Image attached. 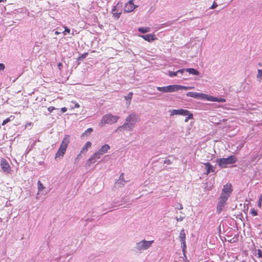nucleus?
<instances>
[{"label":"nucleus","mask_w":262,"mask_h":262,"mask_svg":"<svg viewBox=\"0 0 262 262\" xmlns=\"http://www.w3.org/2000/svg\"><path fill=\"white\" fill-rule=\"evenodd\" d=\"M55 109V108L54 106H50L48 108V111L50 113L52 112Z\"/></svg>","instance_id":"39"},{"label":"nucleus","mask_w":262,"mask_h":262,"mask_svg":"<svg viewBox=\"0 0 262 262\" xmlns=\"http://www.w3.org/2000/svg\"><path fill=\"white\" fill-rule=\"evenodd\" d=\"M228 239H226V241H228L229 243H233L235 242L238 240V236L237 235H235L232 238H231V236L229 235H227Z\"/></svg>","instance_id":"24"},{"label":"nucleus","mask_w":262,"mask_h":262,"mask_svg":"<svg viewBox=\"0 0 262 262\" xmlns=\"http://www.w3.org/2000/svg\"><path fill=\"white\" fill-rule=\"evenodd\" d=\"M257 254L258 255V257H262V251L260 249L257 250Z\"/></svg>","instance_id":"38"},{"label":"nucleus","mask_w":262,"mask_h":262,"mask_svg":"<svg viewBox=\"0 0 262 262\" xmlns=\"http://www.w3.org/2000/svg\"><path fill=\"white\" fill-rule=\"evenodd\" d=\"M261 203H262V202H258V206L259 207V208H261Z\"/></svg>","instance_id":"50"},{"label":"nucleus","mask_w":262,"mask_h":262,"mask_svg":"<svg viewBox=\"0 0 262 262\" xmlns=\"http://www.w3.org/2000/svg\"><path fill=\"white\" fill-rule=\"evenodd\" d=\"M74 103H75V106H74L75 108H79L80 107L79 104L77 102H75Z\"/></svg>","instance_id":"48"},{"label":"nucleus","mask_w":262,"mask_h":262,"mask_svg":"<svg viewBox=\"0 0 262 262\" xmlns=\"http://www.w3.org/2000/svg\"><path fill=\"white\" fill-rule=\"evenodd\" d=\"M71 255V253H67V254H66V256H69V255Z\"/></svg>","instance_id":"54"},{"label":"nucleus","mask_w":262,"mask_h":262,"mask_svg":"<svg viewBox=\"0 0 262 262\" xmlns=\"http://www.w3.org/2000/svg\"><path fill=\"white\" fill-rule=\"evenodd\" d=\"M217 4L215 2H213V3L212 4V5L211 7V9H215V8L217 7Z\"/></svg>","instance_id":"40"},{"label":"nucleus","mask_w":262,"mask_h":262,"mask_svg":"<svg viewBox=\"0 0 262 262\" xmlns=\"http://www.w3.org/2000/svg\"><path fill=\"white\" fill-rule=\"evenodd\" d=\"M138 30L142 33H145L149 32L150 29L149 27H140L138 28Z\"/></svg>","instance_id":"27"},{"label":"nucleus","mask_w":262,"mask_h":262,"mask_svg":"<svg viewBox=\"0 0 262 262\" xmlns=\"http://www.w3.org/2000/svg\"><path fill=\"white\" fill-rule=\"evenodd\" d=\"M137 6H135L133 3V0H129L125 5L124 12L125 13H129L133 12Z\"/></svg>","instance_id":"13"},{"label":"nucleus","mask_w":262,"mask_h":262,"mask_svg":"<svg viewBox=\"0 0 262 262\" xmlns=\"http://www.w3.org/2000/svg\"><path fill=\"white\" fill-rule=\"evenodd\" d=\"M176 88L177 89V91L180 90H191L194 89L193 86H183V85H176Z\"/></svg>","instance_id":"18"},{"label":"nucleus","mask_w":262,"mask_h":262,"mask_svg":"<svg viewBox=\"0 0 262 262\" xmlns=\"http://www.w3.org/2000/svg\"><path fill=\"white\" fill-rule=\"evenodd\" d=\"M67 111V108L66 107H63L62 108H61V112L63 113L64 112H66V111Z\"/></svg>","instance_id":"43"},{"label":"nucleus","mask_w":262,"mask_h":262,"mask_svg":"<svg viewBox=\"0 0 262 262\" xmlns=\"http://www.w3.org/2000/svg\"><path fill=\"white\" fill-rule=\"evenodd\" d=\"M187 117L185 118V122H187L188 120L189 119H193V114L191 113L190 112H189V114H187Z\"/></svg>","instance_id":"30"},{"label":"nucleus","mask_w":262,"mask_h":262,"mask_svg":"<svg viewBox=\"0 0 262 262\" xmlns=\"http://www.w3.org/2000/svg\"><path fill=\"white\" fill-rule=\"evenodd\" d=\"M119 117L111 114H106L102 117L101 122L105 124H113L117 122Z\"/></svg>","instance_id":"5"},{"label":"nucleus","mask_w":262,"mask_h":262,"mask_svg":"<svg viewBox=\"0 0 262 262\" xmlns=\"http://www.w3.org/2000/svg\"><path fill=\"white\" fill-rule=\"evenodd\" d=\"M4 0H0V3L4 2Z\"/></svg>","instance_id":"55"},{"label":"nucleus","mask_w":262,"mask_h":262,"mask_svg":"<svg viewBox=\"0 0 262 262\" xmlns=\"http://www.w3.org/2000/svg\"><path fill=\"white\" fill-rule=\"evenodd\" d=\"M212 96L203 93H199V99H205L210 101Z\"/></svg>","instance_id":"17"},{"label":"nucleus","mask_w":262,"mask_h":262,"mask_svg":"<svg viewBox=\"0 0 262 262\" xmlns=\"http://www.w3.org/2000/svg\"><path fill=\"white\" fill-rule=\"evenodd\" d=\"M103 154L99 150L96 152L90 158H89L86 162V166H90L92 164H94L97 159L100 158L101 156Z\"/></svg>","instance_id":"9"},{"label":"nucleus","mask_w":262,"mask_h":262,"mask_svg":"<svg viewBox=\"0 0 262 262\" xmlns=\"http://www.w3.org/2000/svg\"><path fill=\"white\" fill-rule=\"evenodd\" d=\"M70 136L68 135L64 136L63 139L62 140L60 144L58 150H57V152L55 154V159L63 157L67 150L68 146L70 143Z\"/></svg>","instance_id":"1"},{"label":"nucleus","mask_w":262,"mask_h":262,"mask_svg":"<svg viewBox=\"0 0 262 262\" xmlns=\"http://www.w3.org/2000/svg\"><path fill=\"white\" fill-rule=\"evenodd\" d=\"M0 166L1 167V169L2 171L7 174H9L11 172V168L9 164V163L7 162V161L4 159L2 158L0 161Z\"/></svg>","instance_id":"6"},{"label":"nucleus","mask_w":262,"mask_h":262,"mask_svg":"<svg viewBox=\"0 0 262 262\" xmlns=\"http://www.w3.org/2000/svg\"><path fill=\"white\" fill-rule=\"evenodd\" d=\"M227 230H224L223 233H225Z\"/></svg>","instance_id":"56"},{"label":"nucleus","mask_w":262,"mask_h":262,"mask_svg":"<svg viewBox=\"0 0 262 262\" xmlns=\"http://www.w3.org/2000/svg\"><path fill=\"white\" fill-rule=\"evenodd\" d=\"M62 67V63L59 62V63L58 64V69H59V70L60 71H61Z\"/></svg>","instance_id":"46"},{"label":"nucleus","mask_w":262,"mask_h":262,"mask_svg":"<svg viewBox=\"0 0 262 262\" xmlns=\"http://www.w3.org/2000/svg\"><path fill=\"white\" fill-rule=\"evenodd\" d=\"M186 95L188 97H192L194 98L198 99L199 96V93H196V92H189L186 94Z\"/></svg>","instance_id":"23"},{"label":"nucleus","mask_w":262,"mask_h":262,"mask_svg":"<svg viewBox=\"0 0 262 262\" xmlns=\"http://www.w3.org/2000/svg\"><path fill=\"white\" fill-rule=\"evenodd\" d=\"M133 95V92H129L127 94V95L125 96V99L127 101V103L128 105H129L131 103Z\"/></svg>","instance_id":"22"},{"label":"nucleus","mask_w":262,"mask_h":262,"mask_svg":"<svg viewBox=\"0 0 262 262\" xmlns=\"http://www.w3.org/2000/svg\"><path fill=\"white\" fill-rule=\"evenodd\" d=\"M228 199V198H227V196H220L219 201L216 207V210L218 213H220L222 211L223 208L225 206Z\"/></svg>","instance_id":"11"},{"label":"nucleus","mask_w":262,"mask_h":262,"mask_svg":"<svg viewBox=\"0 0 262 262\" xmlns=\"http://www.w3.org/2000/svg\"><path fill=\"white\" fill-rule=\"evenodd\" d=\"M137 119V115L135 114H130L126 119L124 124L121 126V128H125L128 130H131L135 124V120Z\"/></svg>","instance_id":"2"},{"label":"nucleus","mask_w":262,"mask_h":262,"mask_svg":"<svg viewBox=\"0 0 262 262\" xmlns=\"http://www.w3.org/2000/svg\"><path fill=\"white\" fill-rule=\"evenodd\" d=\"M141 37L143 38L144 40L148 41L151 42L152 41L156 40L157 39V38L156 36V35L152 34H148L146 35H140Z\"/></svg>","instance_id":"14"},{"label":"nucleus","mask_w":262,"mask_h":262,"mask_svg":"<svg viewBox=\"0 0 262 262\" xmlns=\"http://www.w3.org/2000/svg\"><path fill=\"white\" fill-rule=\"evenodd\" d=\"M119 180L121 181V182H123V183H125V181L124 180V174L123 173H122L120 175V177H119Z\"/></svg>","instance_id":"34"},{"label":"nucleus","mask_w":262,"mask_h":262,"mask_svg":"<svg viewBox=\"0 0 262 262\" xmlns=\"http://www.w3.org/2000/svg\"><path fill=\"white\" fill-rule=\"evenodd\" d=\"M5 67L4 63H0V71H3L5 69Z\"/></svg>","instance_id":"41"},{"label":"nucleus","mask_w":262,"mask_h":262,"mask_svg":"<svg viewBox=\"0 0 262 262\" xmlns=\"http://www.w3.org/2000/svg\"><path fill=\"white\" fill-rule=\"evenodd\" d=\"M177 72H172V71H169L168 72V75L170 77H173L177 75Z\"/></svg>","instance_id":"32"},{"label":"nucleus","mask_w":262,"mask_h":262,"mask_svg":"<svg viewBox=\"0 0 262 262\" xmlns=\"http://www.w3.org/2000/svg\"><path fill=\"white\" fill-rule=\"evenodd\" d=\"M185 70H184V69H180V70H178V71H177V73H180L181 74H182L184 73V71Z\"/></svg>","instance_id":"44"},{"label":"nucleus","mask_w":262,"mask_h":262,"mask_svg":"<svg viewBox=\"0 0 262 262\" xmlns=\"http://www.w3.org/2000/svg\"><path fill=\"white\" fill-rule=\"evenodd\" d=\"M112 13L113 17L118 19L120 17V15L122 14V11H120L118 12L117 9V6H114L112 9Z\"/></svg>","instance_id":"16"},{"label":"nucleus","mask_w":262,"mask_h":262,"mask_svg":"<svg viewBox=\"0 0 262 262\" xmlns=\"http://www.w3.org/2000/svg\"><path fill=\"white\" fill-rule=\"evenodd\" d=\"M204 165H205L206 169V174L207 175L209 174L210 172H213L214 171V168L209 162L204 163Z\"/></svg>","instance_id":"15"},{"label":"nucleus","mask_w":262,"mask_h":262,"mask_svg":"<svg viewBox=\"0 0 262 262\" xmlns=\"http://www.w3.org/2000/svg\"><path fill=\"white\" fill-rule=\"evenodd\" d=\"M183 208V207L181 205H180V209H182Z\"/></svg>","instance_id":"53"},{"label":"nucleus","mask_w":262,"mask_h":262,"mask_svg":"<svg viewBox=\"0 0 262 262\" xmlns=\"http://www.w3.org/2000/svg\"><path fill=\"white\" fill-rule=\"evenodd\" d=\"M88 55V53H84V54H81L79 56V59H83V58H85Z\"/></svg>","instance_id":"37"},{"label":"nucleus","mask_w":262,"mask_h":262,"mask_svg":"<svg viewBox=\"0 0 262 262\" xmlns=\"http://www.w3.org/2000/svg\"><path fill=\"white\" fill-rule=\"evenodd\" d=\"M93 129L92 128H89L82 134L81 136H88L93 132Z\"/></svg>","instance_id":"29"},{"label":"nucleus","mask_w":262,"mask_h":262,"mask_svg":"<svg viewBox=\"0 0 262 262\" xmlns=\"http://www.w3.org/2000/svg\"><path fill=\"white\" fill-rule=\"evenodd\" d=\"M178 110H172L171 111V115L173 116L174 115H178Z\"/></svg>","instance_id":"36"},{"label":"nucleus","mask_w":262,"mask_h":262,"mask_svg":"<svg viewBox=\"0 0 262 262\" xmlns=\"http://www.w3.org/2000/svg\"><path fill=\"white\" fill-rule=\"evenodd\" d=\"M257 77L260 79H262V70H258V74Z\"/></svg>","instance_id":"33"},{"label":"nucleus","mask_w":262,"mask_h":262,"mask_svg":"<svg viewBox=\"0 0 262 262\" xmlns=\"http://www.w3.org/2000/svg\"><path fill=\"white\" fill-rule=\"evenodd\" d=\"M122 3L120 1L118 2L117 4V6H118L119 5H122Z\"/></svg>","instance_id":"51"},{"label":"nucleus","mask_w":262,"mask_h":262,"mask_svg":"<svg viewBox=\"0 0 262 262\" xmlns=\"http://www.w3.org/2000/svg\"><path fill=\"white\" fill-rule=\"evenodd\" d=\"M237 161L236 157L231 155L227 158H221L219 160V166L222 168H225L228 164L235 163Z\"/></svg>","instance_id":"4"},{"label":"nucleus","mask_w":262,"mask_h":262,"mask_svg":"<svg viewBox=\"0 0 262 262\" xmlns=\"http://www.w3.org/2000/svg\"><path fill=\"white\" fill-rule=\"evenodd\" d=\"M64 29H65V30H64V31L63 32V33L64 32H67L68 33H70V29L67 28L66 27H64Z\"/></svg>","instance_id":"42"},{"label":"nucleus","mask_w":262,"mask_h":262,"mask_svg":"<svg viewBox=\"0 0 262 262\" xmlns=\"http://www.w3.org/2000/svg\"><path fill=\"white\" fill-rule=\"evenodd\" d=\"M258 202H262V194L259 196Z\"/></svg>","instance_id":"49"},{"label":"nucleus","mask_w":262,"mask_h":262,"mask_svg":"<svg viewBox=\"0 0 262 262\" xmlns=\"http://www.w3.org/2000/svg\"><path fill=\"white\" fill-rule=\"evenodd\" d=\"M232 191L233 189L231 184L227 183L223 186L220 195L225 196L229 198Z\"/></svg>","instance_id":"8"},{"label":"nucleus","mask_w":262,"mask_h":262,"mask_svg":"<svg viewBox=\"0 0 262 262\" xmlns=\"http://www.w3.org/2000/svg\"><path fill=\"white\" fill-rule=\"evenodd\" d=\"M251 213L253 216H256L257 214V212L254 209H252L251 210Z\"/></svg>","instance_id":"35"},{"label":"nucleus","mask_w":262,"mask_h":262,"mask_svg":"<svg viewBox=\"0 0 262 262\" xmlns=\"http://www.w3.org/2000/svg\"><path fill=\"white\" fill-rule=\"evenodd\" d=\"M103 154L99 150L96 152L90 158H89L86 162V166H90L92 164H94L97 159L100 158L101 156Z\"/></svg>","instance_id":"10"},{"label":"nucleus","mask_w":262,"mask_h":262,"mask_svg":"<svg viewBox=\"0 0 262 262\" xmlns=\"http://www.w3.org/2000/svg\"><path fill=\"white\" fill-rule=\"evenodd\" d=\"M188 110H184V109H179L178 110V115H181V116H187V114H189Z\"/></svg>","instance_id":"25"},{"label":"nucleus","mask_w":262,"mask_h":262,"mask_svg":"<svg viewBox=\"0 0 262 262\" xmlns=\"http://www.w3.org/2000/svg\"><path fill=\"white\" fill-rule=\"evenodd\" d=\"M91 145H92L91 142L90 141H88L87 142H86L84 146L82 147L80 152L82 153V152H84L88 150V148L91 147Z\"/></svg>","instance_id":"21"},{"label":"nucleus","mask_w":262,"mask_h":262,"mask_svg":"<svg viewBox=\"0 0 262 262\" xmlns=\"http://www.w3.org/2000/svg\"><path fill=\"white\" fill-rule=\"evenodd\" d=\"M186 71L188 72L189 74L194 75H199L200 73L196 70L193 68H188L185 70Z\"/></svg>","instance_id":"20"},{"label":"nucleus","mask_w":262,"mask_h":262,"mask_svg":"<svg viewBox=\"0 0 262 262\" xmlns=\"http://www.w3.org/2000/svg\"><path fill=\"white\" fill-rule=\"evenodd\" d=\"M55 34L56 35H58V34H60V32H58V31H56V32H55Z\"/></svg>","instance_id":"52"},{"label":"nucleus","mask_w":262,"mask_h":262,"mask_svg":"<svg viewBox=\"0 0 262 262\" xmlns=\"http://www.w3.org/2000/svg\"><path fill=\"white\" fill-rule=\"evenodd\" d=\"M15 117L13 115H11L10 116V117L5 119L3 123H2V125H5L6 124H7V123L9 122L11 120H13L14 119Z\"/></svg>","instance_id":"28"},{"label":"nucleus","mask_w":262,"mask_h":262,"mask_svg":"<svg viewBox=\"0 0 262 262\" xmlns=\"http://www.w3.org/2000/svg\"><path fill=\"white\" fill-rule=\"evenodd\" d=\"M164 163L167 164H170L171 163L170 160L169 159L165 160L164 161Z\"/></svg>","instance_id":"47"},{"label":"nucleus","mask_w":262,"mask_h":262,"mask_svg":"<svg viewBox=\"0 0 262 262\" xmlns=\"http://www.w3.org/2000/svg\"><path fill=\"white\" fill-rule=\"evenodd\" d=\"M210 101L213 102H224L226 101V99L222 98H216L212 96L211 99H210Z\"/></svg>","instance_id":"26"},{"label":"nucleus","mask_w":262,"mask_h":262,"mask_svg":"<svg viewBox=\"0 0 262 262\" xmlns=\"http://www.w3.org/2000/svg\"><path fill=\"white\" fill-rule=\"evenodd\" d=\"M110 149V146H109V145L106 144L102 146V147L99 150L103 154H104L106 153Z\"/></svg>","instance_id":"19"},{"label":"nucleus","mask_w":262,"mask_h":262,"mask_svg":"<svg viewBox=\"0 0 262 262\" xmlns=\"http://www.w3.org/2000/svg\"><path fill=\"white\" fill-rule=\"evenodd\" d=\"M37 184H38V189L39 191H41L45 188V187L43 186V185L42 184V183H41V182L40 181H38Z\"/></svg>","instance_id":"31"},{"label":"nucleus","mask_w":262,"mask_h":262,"mask_svg":"<svg viewBox=\"0 0 262 262\" xmlns=\"http://www.w3.org/2000/svg\"><path fill=\"white\" fill-rule=\"evenodd\" d=\"M157 89L163 93H167V92H173L177 91V89L176 88V85H170L166 86L163 87H157Z\"/></svg>","instance_id":"12"},{"label":"nucleus","mask_w":262,"mask_h":262,"mask_svg":"<svg viewBox=\"0 0 262 262\" xmlns=\"http://www.w3.org/2000/svg\"><path fill=\"white\" fill-rule=\"evenodd\" d=\"M154 241H146L145 239L142 240L141 241L136 243L135 248L140 252L147 249L150 248Z\"/></svg>","instance_id":"3"},{"label":"nucleus","mask_w":262,"mask_h":262,"mask_svg":"<svg viewBox=\"0 0 262 262\" xmlns=\"http://www.w3.org/2000/svg\"><path fill=\"white\" fill-rule=\"evenodd\" d=\"M179 238L180 240V242L181 244V248L182 250L183 253V254L185 256V253L186 252V244L185 242V239H186V234L184 232V230H181V232L179 234Z\"/></svg>","instance_id":"7"},{"label":"nucleus","mask_w":262,"mask_h":262,"mask_svg":"<svg viewBox=\"0 0 262 262\" xmlns=\"http://www.w3.org/2000/svg\"><path fill=\"white\" fill-rule=\"evenodd\" d=\"M176 219L177 221H182L184 219V216H180V217L178 218V217H177Z\"/></svg>","instance_id":"45"}]
</instances>
